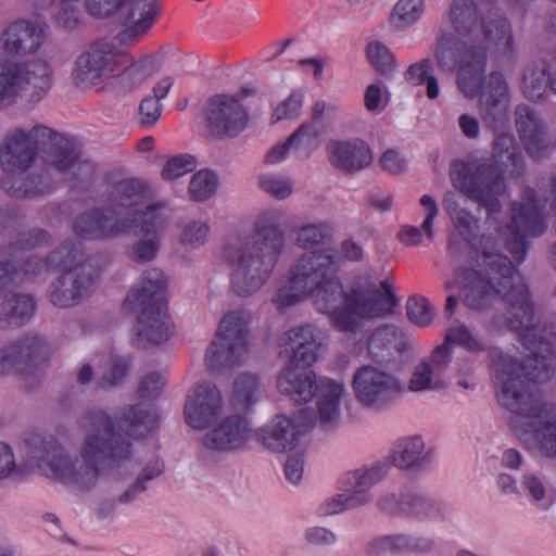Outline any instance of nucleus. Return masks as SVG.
<instances>
[{"label":"nucleus","mask_w":556,"mask_h":556,"mask_svg":"<svg viewBox=\"0 0 556 556\" xmlns=\"http://www.w3.org/2000/svg\"><path fill=\"white\" fill-rule=\"evenodd\" d=\"M477 262L479 269L455 270L465 305L483 312L501 304L504 312L493 317V327L517 332L529 351L522 363L501 351L491 353L498 403L514 414L511 430L526 450L556 459V405L532 391L534 381H546L554 372L556 326L541 324L522 276L506 255L483 251Z\"/></svg>","instance_id":"f257e3e1"},{"label":"nucleus","mask_w":556,"mask_h":556,"mask_svg":"<svg viewBox=\"0 0 556 556\" xmlns=\"http://www.w3.org/2000/svg\"><path fill=\"white\" fill-rule=\"evenodd\" d=\"M149 198L147 184L139 178H125L114 182L108 193V203L121 211H137Z\"/></svg>","instance_id":"c85d7f7f"},{"label":"nucleus","mask_w":556,"mask_h":556,"mask_svg":"<svg viewBox=\"0 0 556 556\" xmlns=\"http://www.w3.org/2000/svg\"><path fill=\"white\" fill-rule=\"evenodd\" d=\"M434 546L432 540L421 536H413L405 533H396L378 536L368 543L371 554L384 552L392 553H427Z\"/></svg>","instance_id":"c756f323"},{"label":"nucleus","mask_w":556,"mask_h":556,"mask_svg":"<svg viewBox=\"0 0 556 556\" xmlns=\"http://www.w3.org/2000/svg\"><path fill=\"white\" fill-rule=\"evenodd\" d=\"M446 386L444 378H439L437 374H432V368L426 362L416 366L409 388L413 391H422L426 389H441Z\"/></svg>","instance_id":"13d9d810"},{"label":"nucleus","mask_w":556,"mask_h":556,"mask_svg":"<svg viewBox=\"0 0 556 556\" xmlns=\"http://www.w3.org/2000/svg\"><path fill=\"white\" fill-rule=\"evenodd\" d=\"M260 188L278 200L289 198L293 191V181L291 178L274 174L261 175L258 178Z\"/></svg>","instance_id":"052dcab7"},{"label":"nucleus","mask_w":556,"mask_h":556,"mask_svg":"<svg viewBox=\"0 0 556 556\" xmlns=\"http://www.w3.org/2000/svg\"><path fill=\"white\" fill-rule=\"evenodd\" d=\"M161 236H146L131 244L129 257L136 263H148L156 257Z\"/></svg>","instance_id":"0e129e2a"},{"label":"nucleus","mask_w":556,"mask_h":556,"mask_svg":"<svg viewBox=\"0 0 556 556\" xmlns=\"http://www.w3.org/2000/svg\"><path fill=\"white\" fill-rule=\"evenodd\" d=\"M444 343H457L471 352L484 351L485 345L478 340L463 323H458L451 327L444 340Z\"/></svg>","instance_id":"e2e57ef3"},{"label":"nucleus","mask_w":556,"mask_h":556,"mask_svg":"<svg viewBox=\"0 0 556 556\" xmlns=\"http://www.w3.org/2000/svg\"><path fill=\"white\" fill-rule=\"evenodd\" d=\"M402 345L401 331L394 326L386 325L372 333L368 342V351L372 358L383 362L392 355V351L401 352Z\"/></svg>","instance_id":"ea45409f"},{"label":"nucleus","mask_w":556,"mask_h":556,"mask_svg":"<svg viewBox=\"0 0 556 556\" xmlns=\"http://www.w3.org/2000/svg\"><path fill=\"white\" fill-rule=\"evenodd\" d=\"M211 237V228L204 220H189L181 225L179 242L190 249H199L206 244Z\"/></svg>","instance_id":"3c124183"},{"label":"nucleus","mask_w":556,"mask_h":556,"mask_svg":"<svg viewBox=\"0 0 556 556\" xmlns=\"http://www.w3.org/2000/svg\"><path fill=\"white\" fill-rule=\"evenodd\" d=\"M197 167V160L191 154H181L169 159L163 167L162 177L166 180L177 179Z\"/></svg>","instance_id":"338daca9"},{"label":"nucleus","mask_w":556,"mask_h":556,"mask_svg":"<svg viewBox=\"0 0 556 556\" xmlns=\"http://www.w3.org/2000/svg\"><path fill=\"white\" fill-rule=\"evenodd\" d=\"M40 144L39 159L49 169L61 174L66 180L84 181L94 174V164L84 156L72 139L48 127Z\"/></svg>","instance_id":"1a4fd4ad"},{"label":"nucleus","mask_w":556,"mask_h":556,"mask_svg":"<svg viewBox=\"0 0 556 556\" xmlns=\"http://www.w3.org/2000/svg\"><path fill=\"white\" fill-rule=\"evenodd\" d=\"M48 126L36 124L29 127H15L7 132L0 146V166L5 173L25 172L39 156Z\"/></svg>","instance_id":"f8f14e48"},{"label":"nucleus","mask_w":556,"mask_h":556,"mask_svg":"<svg viewBox=\"0 0 556 556\" xmlns=\"http://www.w3.org/2000/svg\"><path fill=\"white\" fill-rule=\"evenodd\" d=\"M366 55L371 66L382 76H390L395 68V59L391 51L380 41L369 42Z\"/></svg>","instance_id":"864d4df0"},{"label":"nucleus","mask_w":556,"mask_h":556,"mask_svg":"<svg viewBox=\"0 0 556 556\" xmlns=\"http://www.w3.org/2000/svg\"><path fill=\"white\" fill-rule=\"evenodd\" d=\"M51 241V235L41 228H33L17 232L10 238L7 244L1 247V254L15 257L18 253L41 247Z\"/></svg>","instance_id":"37998d69"},{"label":"nucleus","mask_w":556,"mask_h":556,"mask_svg":"<svg viewBox=\"0 0 556 556\" xmlns=\"http://www.w3.org/2000/svg\"><path fill=\"white\" fill-rule=\"evenodd\" d=\"M352 387L356 400L371 409L388 407L402 391L397 378L369 365L362 366L354 372Z\"/></svg>","instance_id":"4468645a"},{"label":"nucleus","mask_w":556,"mask_h":556,"mask_svg":"<svg viewBox=\"0 0 556 556\" xmlns=\"http://www.w3.org/2000/svg\"><path fill=\"white\" fill-rule=\"evenodd\" d=\"M370 498V494L365 493L364 491H353L349 495L338 494L323 503L320 506V511L323 515L339 514L344 509L364 505L368 503Z\"/></svg>","instance_id":"603ef678"},{"label":"nucleus","mask_w":556,"mask_h":556,"mask_svg":"<svg viewBox=\"0 0 556 556\" xmlns=\"http://www.w3.org/2000/svg\"><path fill=\"white\" fill-rule=\"evenodd\" d=\"M247 351L240 344L216 336L206 350L205 364L208 369L222 372L238 366Z\"/></svg>","instance_id":"2f4dec72"},{"label":"nucleus","mask_w":556,"mask_h":556,"mask_svg":"<svg viewBox=\"0 0 556 556\" xmlns=\"http://www.w3.org/2000/svg\"><path fill=\"white\" fill-rule=\"evenodd\" d=\"M129 362L125 358L115 357L111 361L109 369L97 381L100 389H110L118 386L127 376Z\"/></svg>","instance_id":"774afa93"},{"label":"nucleus","mask_w":556,"mask_h":556,"mask_svg":"<svg viewBox=\"0 0 556 556\" xmlns=\"http://www.w3.org/2000/svg\"><path fill=\"white\" fill-rule=\"evenodd\" d=\"M327 152L330 163L349 174L366 168L372 162L371 150L362 139L332 140L327 146Z\"/></svg>","instance_id":"b1692460"},{"label":"nucleus","mask_w":556,"mask_h":556,"mask_svg":"<svg viewBox=\"0 0 556 556\" xmlns=\"http://www.w3.org/2000/svg\"><path fill=\"white\" fill-rule=\"evenodd\" d=\"M100 229L102 240L114 239L127 233L138 220L137 211H121L108 203L100 208Z\"/></svg>","instance_id":"4c0bfd02"},{"label":"nucleus","mask_w":556,"mask_h":556,"mask_svg":"<svg viewBox=\"0 0 556 556\" xmlns=\"http://www.w3.org/2000/svg\"><path fill=\"white\" fill-rule=\"evenodd\" d=\"M43 40V28L26 20L11 23L1 35L5 53L17 56L37 52Z\"/></svg>","instance_id":"4be33fe9"},{"label":"nucleus","mask_w":556,"mask_h":556,"mask_svg":"<svg viewBox=\"0 0 556 556\" xmlns=\"http://www.w3.org/2000/svg\"><path fill=\"white\" fill-rule=\"evenodd\" d=\"M80 425L86 434L74 460L52 438H34L29 458L46 477L88 491L101 475L116 471L129 459L131 444L101 409L86 412Z\"/></svg>","instance_id":"f03ea898"},{"label":"nucleus","mask_w":556,"mask_h":556,"mask_svg":"<svg viewBox=\"0 0 556 556\" xmlns=\"http://www.w3.org/2000/svg\"><path fill=\"white\" fill-rule=\"evenodd\" d=\"M1 188L14 199L34 200L51 192L52 179L45 172L8 173L1 180Z\"/></svg>","instance_id":"393cba45"},{"label":"nucleus","mask_w":556,"mask_h":556,"mask_svg":"<svg viewBox=\"0 0 556 556\" xmlns=\"http://www.w3.org/2000/svg\"><path fill=\"white\" fill-rule=\"evenodd\" d=\"M515 124L527 153L536 161L544 159L554 148L539 113L527 104L515 109Z\"/></svg>","instance_id":"a211bd4d"},{"label":"nucleus","mask_w":556,"mask_h":556,"mask_svg":"<svg viewBox=\"0 0 556 556\" xmlns=\"http://www.w3.org/2000/svg\"><path fill=\"white\" fill-rule=\"evenodd\" d=\"M317 311L330 314L334 327L344 332H356L363 317H379L393 312L397 300L389 280L380 282L370 275L357 277L351 289L344 291L337 274L309 293Z\"/></svg>","instance_id":"20e7f679"},{"label":"nucleus","mask_w":556,"mask_h":556,"mask_svg":"<svg viewBox=\"0 0 556 556\" xmlns=\"http://www.w3.org/2000/svg\"><path fill=\"white\" fill-rule=\"evenodd\" d=\"M51 71L46 63L21 64L0 54V109L12 104L26 87L45 92L50 87Z\"/></svg>","instance_id":"9b49d317"},{"label":"nucleus","mask_w":556,"mask_h":556,"mask_svg":"<svg viewBox=\"0 0 556 556\" xmlns=\"http://www.w3.org/2000/svg\"><path fill=\"white\" fill-rule=\"evenodd\" d=\"M124 29L117 35L121 43L131 46L149 34L162 13L160 0H129L118 11Z\"/></svg>","instance_id":"f3484780"},{"label":"nucleus","mask_w":556,"mask_h":556,"mask_svg":"<svg viewBox=\"0 0 556 556\" xmlns=\"http://www.w3.org/2000/svg\"><path fill=\"white\" fill-rule=\"evenodd\" d=\"M288 364L277 378L279 391L298 403L308 402L319 386L315 372Z\"/></svg>","instance_id":"a878e982"},{"label":"nucleus","mask_w":556,"mask_h":556,"mask_svg":"<svg viewBox=\"0 0 556 556\" xmlns=\"http://www.w3.org/2000/svg\"><path fill=\"white\" fill-rule=\"evenodd\" d=\"M331 233V227L327 223L306 224L295 230V244L307 249L318 245Z\"/></svg>","instance_id":"5fc2aeb1"},{"label":"nucleus","mask_w":556,"mask_h":556,"mask_svg":"<svg viewBox=\"0 0 556 556\" xmlns=\"http://www.w3.org/2000/svg\"><path fill=\"white\" fill-rule=\"evenodd\" d=\"M93 265L61 273L50 285L49 300L58 307H73L87 299L97 282Z\"/></svg>","instance_id":"dca6fc26"},{"label":"nucleus","mask_w":556,"mask_h":556,"mask_svg":"<svg viewBox=\"0 0 556 556\" xmlns=\"http://www.w3.org/2000/svg\"><path fill=\"white\" fill-rule=\"evenodd\" d=\"M222 409V394L211 382H201L188 394L185 404L187 422L193 428L206 427Z\"/></svg>","instance_id":"412c9836"},{"label":"nucleus","mask_w":556,"mask_h":556,"mask_svg":"<svg viewBox=\"0 0 556 556\" xmlns=\"http://www.w3.org/2000/svg\"><path fill=\"white\" fill-rule=\"evenodd\" d=\"M129 59V64L126 65L121 72L115 73V77L118 79L119 84L128 90L134 89L141 85L149 76H151L154 70V55L148 54L143 55L138 60H135L132 56H126L124 59Z\"/></svg>","instance_id":"79ce46f5"},{"label":"nucleus","mask_w":556,"mask_h":556,"mask_svg":"<svg viewBox=\"0 0 556 556\" xmlns=\"http://www.w3.org/2000/svg\"><path fill=\"white\" fill-rule=\"evenodd\" d=\"M138 212V220L141 232L146 236H160L163 231L166 218L160 206L150 205L143 212Z\"/></svg>","instance_id":"680f3d73"},{"label":"nucleus","mask_w":556,"mask_h":556,"mask_svg":"<svg viewBox=\"0 0 556 556\" xmlns=\"http://www.w3.org/2000/svg\"><path fill=\"white\" fill-rule=\"evenodd\" d=\"M262 382L254 374H241L233 382L231 405L238 412H247L261 396Z\"/></svg>","instance_id":"a19ab883"},{"label":"nucleus","mask_w":556,"mask_h":556,"mask_svg":"<svg viewBox=\"0 0 556 556\" xmlns=\"http://www.w3.org/2000/svg\"><path fill=\"white\" fill-rule=\"evenodd\" d=\"M300 434L296 422L287 416H275L262 430V443L274 452H287L294 447Z\"/></svg>","instance_id":"cd10ccee"},{"label":"nucleus","mask_w":556,"mask_h":556,"mask_svg":"<svg viewBox=\"0 0 556 556\" xmlns=\"http://www.w3.org/2000/svg\"><path fill=\"white\" fill-rule=\"evenodd\" d=\"M552 72L543 61L530 62L522 72L520 89L522 94L531 101H541L547 98L551 90L549 76Z\"/></svg>","instance_id":"72a5a7b5"},{"label":"nucleus","mask_w":556,"mask_h":556,"mask_svg":"<svg viewBox=\"0 0 556 556\" xmlns=\"http://www.w3.org/2000/svg\"><path fill=\"white\" fill-rule=\"evenodd\" d=\"M286 349L291 352L288 364L294 365L295 367L307 368L318 359L321 349V339L306 341V344L293 345Z\"/></svg>","instance_id":"4d7b16f0"},{"label":"nucleus","mask_w":556,"mask_h":556,"mask_svg":"<svg viewBox=\"0 0 556 556\" xmlns=\"http://www.w3.org/2000/svg\"><path fill=\"white\" fill-rule=\"evenodd\" d=\"M157 418L152 405L139 403L125 406L119 421L132 437H144L154 429Z\"/></svg>","instance_id":"e433bc0d"},{"label":"nucleus","mask_w":556,"mask_h":556,"mask_svg":"<svg viewBox=\"0 0 556 556\" xmlns=\"http://www.w3.org/2000/svg\"><path fill=\"white\" fill-rule=\"evenodd\" d=\"M443 206L448 214L457 235H452L448 241V251L454 258H458L464 250L478 245L479 219L459 206L456 194L447 191L443 198Z\"/></svg>","instance_id":"aec40b11"},{"label":"nucleus","mask_w":556,"mask_h":556,"mask_svg":"<svg viewBox=\"0 0 556 556\" xmlns=\"http://www.w3.org/2000/svg\"><path fill=\"white\" fill-rule=\"evenodd\" d=\"M47 353L45 340L36 334H25L0 350V376L29 375L43 361Z\"/></svg>","instance_id":"2eb2a0df"},{"label":"nucleus","mask_w":556,"mask_h":556,"mask_svg":"<svg viewBox=\"0 0 556 556\" xmlns=\"http://www.w3.org/2000/svg\"><path fill=\"white\" fill-rule=\"evenodd\" d=\"M425 448L420 437L403 438L399 440L392 451V460L400 469H408L419 465Z\"/></svg>","instance_id":"a18cd8bd"},{"label":"nucleus","mask_w":556,"mask_h":556,"mask_svg":"<svg viewBox=\"0 0 556 556\" xmlns=\"http://www.w3.org/2000/svg\"><path fill=\"white\" fill-rule=\"evenodd\" d=\"M525 159L514 135L498 132L491 144L489 160L475 166L463 162L454 163L450 170L455 189L486 210V224H495L494 215L502 210L498 195L505 190L504 173L520 177L525 173Z\"/></svg>","instance_id":"7ed1b4c3"},{"label":"nucleus","mask_w":556,"mask_h":556,"mask_svg":"<svg viewBox=\"0 0 556 556\" xmlns=\"http://www.w3.org/2000/svg\"><path fill=\"white\" fill-rule=\"evenodd\" d=\"M48 265L60 274L93 265L85 245L78 239L67 238L48 253Z\"/></svg>","instance_id":"bb28decb"},{"label":"nucleus","mask_w":556,"mask_h":556,"mask_svg":"<svg viewBox=\"0 0 556 556\" xmlns=\"http://www.w3.org/2000/svg\"><path fill=\"white\" fill-rule=\"evenodd\" d=\"M481 27L485 39L493 43L498 51L508 54L514 48L511 25L498 10H490L482 18Z\"/></svg>","instance_id":"473e14b6"},{"label":"nucleus","mask_w":556,"mask_h":556,"mask_svg":"<svg viewBox=\"0 0 556 556\" xmlns=\"http://www.w3.org/2000/svg\"><path fill=\"white\" fill-rule=\"evenodd\" d=\"M318 390L320 392L317 401L318 420L324 428H329L339 420V404L344 387L342 383L325 380L320 381Z\"/></svg>","instance_id":"f704fd0d"},{"label":"nucleus","mask_w":556,"mask_h":556,"mask_svg":"<svg viewBox=\"0 0 556 556\" xmlns=\"http://www.w3.org/2000/svg\"><path fill=\"white\" fill-rule=\"evenodd\" d=\"M210 135L218 140L238 137L249 124V113L236 96L210 97L203 108Z\"/></svg>","instance_id":"ddd939ff"},{"label":"nucleus","mask_w":556,"mask_h":556,"mask_svg":"<svg viewBox=\"0 0 556 556\" xmlns=\"http://www.w3.org/2000/svg\"><path fill=\"white\" fill-rule=\"evenodd\" d=\"M251 428L248 420L240 415L225 418L217 427L203 438L206 447L217 451H232L242 447L249 440Z\"/></svg>","instance_id":"5701e85b"},{"label":"nucleus","mask_w":556,"mask_h":556,"mask_svg":"<svg viewBox=\"0 0 556 556\" xmlns=\"http://www.w3.org/2000/svg\"><path fill=\"white\" fill-rule=\"evenodd\" d=\"M128 306L138 314L134 333L139 345L143 348L159 345L170 338L172 327L165 303Z\"/></svg>","instance_id":"6ab92c4d"},{"label":"nucleus","mask_w":556,"mask_h":556,"mask_svg":"<svg viewBox=\"0 0 556 556\" xmlns=\"http://www.w3.org/2000/svg\"><path fill=\"white\" fill-rule=\"evenodd\" d=\"M251 320L252 316L248 311H231L222 318L216 336L236 345L240 344L241 348L248 350L251 336Z\"/></svg>","instance_id":"c9c22d12"},{"label":"nucleus","mask_w":556,"mask_h":556,"mask_svg":"<svg viewBox=\"0 0 556 556\" xmlns=\"http://www.w3.org/2000/svg\"><path fill=\"white\" fill-rule=\"evenodd\" d=\"M126 53L118 50L113 41H94L83 51L74 63L72 81L81 90L103 85L115 77L119 66L125 63Z\"/></svg>","instance_id":"6e6552de"},{"label":"nucleus","mask_w":556,"mask_h":556,"mask_svg":"<svg viewBox=\"0 0 556 556\" xmlns=\"http://www.w3.org/2000/svg\"><path fill=\"white\" fill-rule=\"evenodd\" d=\"M166 279L160 268H149L141 275L138 288L126 298L125 305L163 304Z\"/></svg>","instance_id":"7c9ffc66"},{"label":"nucleus","mask_w":556,"mask_h":556,"mask_svg":"<svg viewBox=\"0 0 556 556\" xmlns=\"http://www.w3.org/2000/svg\"><path fill=\"white\" fill-rule=\"evenodd\" d=\"M337 262L338 257L330 249L304 253L292 268L290 288L279 289L276 305L288 307L308 298L309 293L337 274Z\"/></svg>","instance_id":"0eeeda50"},{"label":"nucleus","mask_w":556,"mask_h":556,"mask_svg":"<svg viewBox=\"0 0 556 556\" xmlns=\"http://www.w3.org/2000/svg\"><path fill=\"white\" fill-rule=\"evenodd\" d=\"M488 62L486 48L470 50L457 75V85L466 98L479 94V114L484 125L498 131L509 122V85L500 72H492L485 78Z\"/></svg>","instance_id":"423d86ee"},{"label":"nucleus","mask_w":556,"mask_h":556,"mask_svg":"<svg viewBox=\"0 0 556 556\" xmlns=\"http://www.w3.org/2000/svg\"><path fill=\"white\" fill-rule=\"evenodd\" d=\"M403 500L406 503V515L429 517L442 511L439 503L421 494L405 493Z\"/></svg>","instance_id":"bf43d9fd"},{"label":"nucleus","mask_w":556,"mask_h":556,"mask_svg":"<svg viewBox=\"0 0 556 556\" xmlns=\"http://www.w3.org/2000/svg\"><path fill=\"white\" fill-rule=\"evenodd\" d=\"M100 208L87 211L77 216L73 231L76 236L88 240H102L100 229Z\"/></svg>","instance_id":"6e6d98bb"},{"label":"nucleus","mask_w":556,"mask_h":556,"mask_svg":"<svg viewBox=\"0 0 556 556\" xmlns=\"http://www.w3.org/2000/svg\"><path fill=\"white\" fill-rule=\"evenodd\" d=\"M218 188V177L210 169L194 173L189 182L188 192L191 200L203 202L212 198Z\"/></svg>","instance_id":"09e8293b"},{"label":"nucleus","mask_w":556,"mask_h":556,"mask_svg":"<svg viewBox=\"0 0 556 556\" xmlns=\"http://www.w3.org/2000/svg\"><path fill=\"white\" fill-rule=\"evenodd\" d=\"M406 313L409 320L420 327L430 325L433 319L430 303L422 296H410L407 300Z\"/></svg>","instance_id":"69168bd1"},{"label":"nucleus","mask_w":556,"mask_h":556,"mask_svg":"<svg viewBox=\"0 0 556 556\" xmlns=\"http://www.w3.org/2000/svg\"><path fill=\"white\" fill-rule=\"evenodd\" d=\"M35 312V303L30 295L15 293L0 305V314L9 324L22 325L29 320Z\"/></svg>","instance_id":"49530a36"},{"label":"nucleus","mask_w":556,"mask_h":556,"mask_svg":"<svg viewBox=\"0 0 556 556\" xmlns=\"http://www.w3.org/2000/svg\"><path fill=\"white\" fill-rule=\"evenodd\" d=\"M320 129L315 124H302L289 138L294 154L301 159H307L319 147Z\"/></svg>","instance_id":"de8ad7c7"},{"label":"nucleus","mask_w":556,"mask_h":556,"mask_svg":"<svg viewBox=\"0 0 556 556\" xmlns=\"http://www.w3.org/2000/svg\"><path fill=\"white\" fill-rule=\"evenodd\" d=\"M484 47L479 46H467L464 55L460 58V47L453 34L443 33L439 38L434 51L437 66L440 71L452 73L457 65L459 68L465 63V59L470 50ZM460 70H458L459 72Z\"/></svg>","instance_id":"58836bf2"},{"label":"nucleus","mask_w":556,"mask_h":556,"mask_svg":"<svg viewBox=\"0 0 556 556\" xmlns=\"http://www.w3.org/2000/svg\"><path fill=\"white\" fill-rule=\"evenodd\" d=\"M278 220L279 214L275 211L261 215L253 235L229 254L230 285L237 295L250 296L268 280L286 243Z\"/></svg>","instance_id":"39448f33"},{"label":"nucleus","mask_w":556,"mask_h":556,"mask_svg":"<svg viewBox=\"0 0 556 556\" xmlns=\"http://www.w3.org/2000/svg\"><path fill=\"white\" fill-rule=\"evenodd\" d=\"M450 21L459 35L471 34L478 23L475 0H453L450 7Z\"/></svg>","instance_id":"c03bdc74"},{"label":"nucleus","mask_w":556,"mask_h":556,"mask_svg":"<svg viewBox=\"0 0 556 556\" xmlns=\"http://www.w3.org/2000/svg\"><path fill=\"white\" fill-rule=\"evenodd\" d=\"M513 216L506 227L505 242L507 250L517 263L525 261L527 255V237H539L546 228L542 215V206L538 204L533 190L526 191L525 202L514 203Z\"/></svg>","instance_id":"9d476101"},{"label":"nucleus","mask_w":556,"mask_h":556,"mask_svg":"<svg viewBox=\"0 0 556 556\" xmlns=\"http://www.w3.org/2000/svg\"><path fill=\"white\" fill-rule=\"evenodd\" d=\"M425 0H399L391 13V21L396 27L415 24L422 15Z\"/></svg>","instance_id":"8fccbe9b"}]
</instances>
